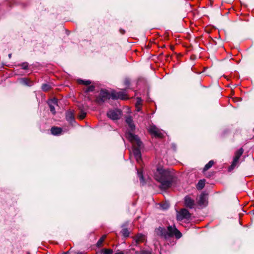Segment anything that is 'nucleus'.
<instances>
[{"instance_id":"nucleus-1","label":"nucleus","mask_w":254,"mask_h":254,"mask_svg":"<svg viewBox=\"0 0 254 254\" xmlns=\"http://www.w3.org/2000/svg\"><path fill=\"white\" fill-rule=\"evenodd\" d=\"M129 129L126 133V137L131 143L132 145L133 154L138 163L141 160V149L143 147V144L139 137L133 133L135 129V126L132 122L128 124Z\"/></svg>"},{"instance_id":"nucleus-2","label":"nucleus","mask_w":254,"mask_h":254,"mask_svg":"<svg viewBox=\"0 0 254 254\" xmlns=\"http://www.w3.org/2000/svg\"><path fill=\"white\" fill-rule=\"evenodd\" d=\"M129 129L126 133V137L131 143L132 145L133 154L138 163L141 160V149L143 147V144L139 137L133 133L135 129V126L132 122L128 124Z\"/></svg>"},{"instance_id":"nucleus-3","label":"nucleus","mask_w":254,"mask_h":254,"mask_svg":"<svg viewBox=\"0 0 254 254\" xmlns=\"http://www.w3.org/2000/svg\"><path fill=\"white\" fill-rule=\"evenodd\" d=\"M154 178L160 183V188L167 189L176 181L174 173L169 170L158 168L154 173Z\"/></svg>"},{"instance_id":"nucleus-4","label":"nucleus","mask_w":254,"mask_h":254,"mask_svg":"<svg viewBox=\"0 0 254 254\" xmlns=\"http://www.w3.org/2000/svg\"><path fill=\"white\" fill-rule=\"evenodd\" d=\"M157 234L165 239H168L173 236L178 239L182 236V233L176 228L175 225L169 226L166 229L163 227H159L157 231Z\"/></svg>"},{"instance_id":"nucleus-5","label":"nucleus","mask_w":254,"mask_h":254,"mask_svg":"<svg viewBox=\"0 0 254 254\" xmlns=\"http://www.w3.org/2000/svg\"><path fill=\"white\" fill-rule=\"evenodd\" d=\"M110 98H111V93L107 90H102L99 96L97 97L96 101L98 104H101Z\"/></svg>"},{"instance_id":"nucleus-6","label":"nucleus","mask_w":254,"mask_h":254,"mask_svg":"<svg viewBox=\"0 0 254 254\" xmlns=\"http://www.w3.org/2000/svg\"><path fill=\"white\" fill-rule=\"evenodd\" d=\"M190 217V213L186 208L181 209L177 213V219L178 221H182L183 219L189 220Z\"/></svg>"},{"instance_id":"nucleus-7","label":"nucleus","mask_w":254,"mask_h":254,"mask_svg":"<svg viewBox=\"0 0 254 254\" xmlns=\"http://www.w3.org/2000/svg\"><path fill=\"white\" fill-rule=\"evenodd\" d=\"M111 98L112 99H122L125 100L128 99L126 94V90H123L119 92L113 91L111 92Z\"/></svg>"},{"instance_id":"nucleus-8","label":"nucleus","mask_w":254,"mask_h":254,"mask_svg":"<svg viewBox=\"0 0 254 254\" xmlns=\"http://www.w3.org/2000/svg\"><path fill=\"white\" fill-rule=\"evenodd\" d=\"M148 131L151 134L156 137H162L163 136L162 131L154 125L150 126Z\"/></svg>"},{"instance_id":"nucleus-9","label":"nucleus","mask_w":254,"mask_h":254,"mask_svg":"<svg viewBox=\"0 0 254 254\" xmlns=\"http://www.w3.org/2000/svg\"><path fill=\"white\" fill-rule=\"evenodd\" d=\"M121 112L119 110H112L107 113L108 117L113 120H117L120 119Z\"/></svg>"},{"instance_id":"nucleus-10","label":"nucleus","mask_w":254,"mask_h":254,"mask_svg":"<svg viewBox=\"0 0 254 254\" xmlns=\"http://www.w3.org/2000/svg\"><path fill=\"white\" fill-rule=\"evenodd\" d=\"M184 204L187 207L190 209L194 208L195 206L194 200L189 196H186L185 197Z\"/></svg>"},{"instance_id":"nucleus-11","label":"nucleus","mask_w":254,"mask_h":254,"mask_svg":"<svg viewBox=\"0 0 254 254\" xmlns=\"http://www.w3.org/2000/svg\"><path fill=\"white\" fill-rule=\"evenodd\" d=\"M198 203L200 206H205L207 203V197L205 193H201L198 200Z\"/></svg>"},{"instance_id":"nucleus-12","label":"nucleus","mask_w":254,"mask_h":254,"mask_svg":"<svg viewBox=\"0 0 254 254\" xmlns=\"http://www.w3.org/2000/svg\"><path fill=\"white\" fill-rule=\"evenodd\" d=\"M57 100L55 98L50 100L48 102L50 111L54 115L56 114L55 106L57 105Z\"/></svg>"},{"instance_id":"nucleus-13","label":"nucleus","mask_w":254,"mask_h":254,"mask_svg":"<svg viewBox=\"0 0 254 254\" xmlns=\"http://www.w3.org/2000/svg\"><path fill=\"white\" fill-rule=\"evenodd\" d=\"M66 119L71 124L75 121L74 114L71 111H68L66 112Z\"/></svg>"},{"instance_id":"nucleus-14","label":"nucleus","mask_w":254,"mask_h":254,"mask_svg":"<svg viewBox=\"0 0 254 254\" xmlns=\"http://www.w3.org/2000/svg\"><path fill=\"white\" fill-rule=\"evenodd\" d=\"M63 129L59 127H52L51 129V133L55 135H58L62 133Z\"/></svg>"},{"instance_id":"nucleus-15","label":"nucleus","mask_w":254,"mask_h":254,"mask_svg":"<svg viewBox=\"0 0 254 254\" xmlns=\"http://www.w3.org/2000/svg\"><path fill=\"white\" fill-rule=\"evenodd\" d=\"M239 164V159L234 158L232 164L229 168V171L233 170L236 167L238 166Z\"/></svg>"},{"instance_id":"nucleus-16","label":"nucleus","mask_w":254,"mask_h":254,"mask_svg":"<svg viewBox=\"0 0 254 254\" xmlns=\"http://www.w3.org/2000/svg\"><path fill=\"white\" fill-rule=\"evenodd\" d=\"M135 240L136 243L143 242L145 240V236L141 234H137Z\"/></svg>"},{"instance_id":"nucleus-17","label":"nucleus","mask_w":254,"mask_h":254,"mask_svg":"<svg viewBox=\"0 0 254 254\" xmlns=\"http://www.w3.org/2000/svg\"><path fill=\"white\" fill-rule=\"evenodd\" d=\"M244 153V149L242 148H241L238 150H237L235 153L234 158L240 159L241 156Z\"/></svg>"},{"instance_id":"nucleus-18","label":"nucleus","mask_w":254,"mask_h":254,"mask_svg":"<svg viewBox=\"0 0 254 254\" xmlns=\"http://www.w3.org/2000/svg\"><path fill=\"white\" fill-rule=\"evenodd\" d=\"M205 186V180H200L198 182L196 188L198 190H202Z\"/></svg>"},{"instance_id":"nucleus-19","label":"nucleus","mask_w":254,"mask_h":254,"mask_svg":"<svg viewBox=\"0 0 254 254\" xmlns=\"http://www.w3.org/2000/svg\"><path fill=\"white\" fill-rule=\"evenodd\" d=\"M20 82L24 85L27 86H31L32 85V82L27 78H22L20 80Z\"/></svg>"},{"instance_id":"nucleus-20","label":"nucleus","mask_w":254,"mask_h":254,"mask_svg":"<svg viewBox=\"0 0 254 254\" xmlns=\"http://www.w3.org/2000/svg\"><path fill=\"white\" fill-rule=\"evenodd\" d=\"M214 164V162L213 160H210L207 164H206L204 168L203 171H206L210 169Z\"/></svg>"},{"instance_id":"nucleus-21","label":"nucleus","mask_w":254,"mask_h":254,"mask_svg":"<svg viewBox=\"0 0 254 254\" xmlns=\"http://www.w3.org/2000/svg\"><path fill=\"white\" fill-rule=\"evenodd\" d=\"M78 82L79 83V84H84V85H88L89 84H91V82L90 80H82V79H78Z\"/></svg>"},{"instance_id":"nucleus-22","label":"nucleus","mask_w":254,"mask_h":254,"mask_svg":"<svg viewBox=\"0 0 254 254\" xmlns=\"http://www.w3.org/2000/svg\"><path fill=\"white\" fill-rule=\"evenodd\" d=\"M106 237V235H104L99 240V241H98V242L97 243V247H100L102 246V245L103 242L104 241Z\"/></svg>"},{"instance_id":"nucleus-23","label":"nucleus","mask_w":254,"mask_h":254,"mask_svg":"<svg viewBox=\"0 0 254 254\" xmlns=\"http://www.w3.org/2000/svg\"><path fill=\"white\" fill-rule=\"evenodd\" d=\"M51 88V86L49 84H43L42 86V89L44 91H47Z\"/></svg>"},{"instance_id":"nucleus-24","label":"nucleus","mask_w":254,"mask_h":254,"mask_svg":"<svg viewBox=\"0 0 254 254\" xmlns=\"http://www.w3.org/2000/svg\"><path fill=\"white\" fill-rule=\"evenodd\" d=\"M123 235L126 237H128L129 235V232L126 228L123 229L121 231Z\"/></svg>"},{"instance_id":"nucleus-25","label":"nucleus","mask_w":254,"mask_h":254,"mask_svg":"<svg viewBox=\"0 0 254 254\" xmlns=\"http://www.w3.org/2000/svg\"><path fill=\"white\" fill-rule=\"evenodd\" d=\"M113 252V250L111 249H104L102 250V253H103L104 254H112Z\"/></svg>"},{"instance_id":"nucleus-26","label":"nucleus","mask_w":254,"mask_h":254,"mask_svg":"<svg viewBox=\"0 0 254 254\" xmlns=\"http://www.w3.org/2000/svg\"><path fill=\"white\" fill-rule=\"evenodd\" d=\"M86 113L83 111H81L78 117L80 120H82L86 117Z\"/></svg>"},{"instance_id":"nucleus-27","label":"nucleus","mask_w":254,"mask_h":254,"mask_svg":"<svg viewBox=\"0 0 254 254\" xmlns=\"http://www.w3.org/2000/svg\"><path fill=\"white\" fill-rule=\"evenodd\" d=\"M19 66L23 69H26L28 67V64L27 62L19 64Z\"/></svg>"},{"instance_id":"nucleus-28","label":"nucleus","mask_w":254,"mask_h":254,"mask_svg":"<svg viewBox=\"0 0 254 254\" xmlns=\"http://www.w3.org/2000/svg\"><path fill=\"white\" fill-rule=\"evenodd\" d=\"M137 174L141 182H143V174L141 171H139V170H137Z\"/></svg>"},{"instance_id":"nucleus-29","label":"nucleus","mask_w":254,"mask_h":254,"mask_svg":"<svg viewBox=\"0 0 254 254\" xmlns=\"http://www.w3.org/2000/svg\"><path fill=\"white\" fill-rule=\"evenodd\" d=\"M95 87L93 85H91L87 88V89H86V92H88L93 91Z\"/></svg>"},{"instance_id":"nucleus-30","label":"nucleus","mask_w":254,"mask_h":254,"mask_svg":"<svg viewBox=\"0 0 254 254\" xmlns=\"http://www.w3.org/2000/svg\"><path fill=\"white\" fill-rule=\"evenodd\" d=\"M126 122L127 124H130L133 122V121L130 117H128L126 118Z\"/></svg>"},{"instance_id":"nucleus-31","label":"nucleus","mask_w":254,"mask_h":254,"mask_svg":"<svg viewBox=\"0 0 254 254\" xmlns=\"http://www.w3.org/2000/svg\"><path fill=\"white\" fill-rule=\"evenodd\" d=\"M161 207L163 209H166L169 208V205L168 203H164L161 205Z\"/></svg>"},{"instance_id":"nucleus-32","label":"nucleus","mask_w":254,"mask_h":254,"mask_svg":"<svg viewBox=\"0 0 254 254\" xmlns=\"http://www.w3.org/2000/svg\"><path fill=\"white\" fill-rule=\"evenodd\" d=\"M124 84L126 86H128L129 84V80L128 79H126L124 81Z\"/></svg>"},{"instance_id":"nucleus-33","label":"nucleus","mask_w":254,"mask_h":254,"mask_svg":"<svg viewBox=\"0 0 254 254\" xmlns=\"http://www.w3.org/2000/svg\"><path fill=\"white\" fill-rule=\"evenodd\" d=\"M140 254H149V253L148 252H147L146 251H141Z\"/></svg>"},{"instance_id":"nucleus-34","label":"nucleus","mask_w":254,"mask_h":254,"mask_svg":"<svg viewBox=\"0 0 254 254\" xmlns=\"http://www.w3.org/2000/svg\"><path fill=\"white\" fill-rule=\"evenodd\" d=\"M115 254H124V253L123 252H119L116 253Z\"/></svg>"},{"instance_id":"nucleus-35","label":"nucleus","mask_w":254,"mask_h":254,"mask_svg":"<svg viewBox=\"0 0 254 254\" xmlns=\"http://www.w3.org/2000/svg\"><path fill=\"white\" fill-rule=\"evenodd\" d=\"M120 32L123 34L125 33V31L124 30H120Z\"/></svg>"},{"instance_id":"nucleus-36","label":"nucleus","mask_w":254,"mask_h":254,"mask_svg":"<svg viewBox=\"0 0 254 254\" xmlns=\"http://www.w3.org/2000/svg\"><path fill=\"white\" fill-rule=\"evenodd\" d=\"M138 100H137V103L138 104H139V102L140 101V99H139V98H137Z\"/></svg>"},{"instance_id":"nucleus-37","label":"nucleus","mask_w":254,"mask_h":254,"mask_svg":"<svg viewBox=\"0 0 254 254\" xmlns=\"http://www.w3.org/2000/svg\"><path fill=\"white\" fill-rule=\"evenodd\" d=\"M11 54H9V55H8V57H9V58H11Z\"/></svg>"},{"instance_id":"nucleus-38","label":"nucleus","mask_w":254,"mask_h":254,"mask_svg":"<svg viewBox=\"0 0 254 254\" xmlns=\"http://www.w3.org/2000/svg\"><path fill=\"white\" fill-rule=\"evenodd\" d=\"M77 254H83L82 253H78Z\"/></svg>"},{"instance_id":"nucleus-39","label":"nucleus","mask_w":254,"mask_h":254,"mask_svg":"<svg viewBox=\"0 0 254 254\" xmlns=\"http://www.w3.org/2000/svg\"><path fill=\"white\" fill-rule=\"evenodd\" d=\"M68 254V252H67V253H64V254Z\"/></svg>"}]
</instances>
